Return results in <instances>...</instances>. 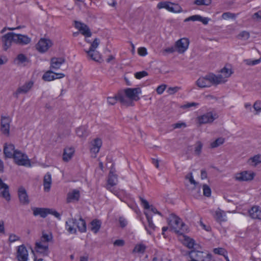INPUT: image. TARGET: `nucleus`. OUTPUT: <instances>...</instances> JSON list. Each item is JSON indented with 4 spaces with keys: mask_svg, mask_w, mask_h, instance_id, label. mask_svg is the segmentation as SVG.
<instances>
[{
    "mask_svg": "<svg viewBox=\"0 0 261 261\" xmlns=\"http://www.w3.org/2000/svg\"><path fill=\"white\" fill-rule=\"evenodd\" d=\"M138 53L140 56H145L147 54V49L145 47H139L138 49Z\"/></svg>",
    "mask_w": 261,
    "mask_h": 261,
    "instance_id": "obj_58",
    "label": "nucleus"
},
{
    "mask_svg": "<svg viewBox=\"0 0 261 261\" xmlns=\"http://www.w3.org/2000/svg\"><path fill=\"white\" fill-rule=\"evenodd\" d=\"M107 189L115 195L118 196L119 191L114 186H107Z\"/></svg>",
    "mask_w": 261,
    "mask_h": 261,
    "instance_id": "obj_63",
    "label": "nucleus"
},
{
    "mask_svg": "<svg viewBox=\"0 0 261 261\" xmlns=\"http://www.w3.org/2000/svg\"><path fill=\"white\" fill-rule=\"evenodd\" d=\"M18 195L20 202L23 205H27L29 203L30 200L27 194V191L23 187L19 188Z\"/></svg>",
    "mask_w": 261,
    "mask_h": 261,
    "instance_id": "obj_20",
    "label": "nucleus"
},
{
    "mask_svg": "<svg viewBox=\"0 0 261 261\" xmlns=\"http://www.w3.org/2000/svg\"><path fill=\"white\" fill-rule=\"evenodd\" d=\"M53 43L50 39L41 38L36 45V49L41 53H45L52 46Z\"/></svg>",
    "mask_w": 261,
    "mask_h": 261,
    "instance_id": "obj_4",
    "label": "nucleus"
},
{
    "mask_svg": "<svg viewBox=\"0 0 261 261\" xmlns=\"http://www.w3.org/2000/svg\"><path fill=\"white\" fill-rule=\"evenodd\" d=\"M0 196L5 198L7 201H9L11 199L9 186L4 183L1 178H0Z\"/></svg>",
    "mask_w": 261,
    "mask_h": 261,
    "instance_id": "obj_17",
    "label": "nucleus"
},
{
    "mask_svg": "<svg viewBox=\"0 0 261 261\" xmlns=\"http://www.w3.org/2000/svg\"><path fill=\"white\" fill-rule=\"evenodd\" d=\"M34 82L32 81L25 82L22 86L17 88L16 91L13 93V96L18 98L20 94H25L28 93L33 87Z\"/></svg>",
    "mask_w": 261,
    "mask_h": 261,
    "instance_id": "obj_10",
    "label": "nucleus"
},
{
    "mask_svg": "<svg viewBox=\"0 0 261 261\" xmlns=\"http://www.w3.org/2000/svg\"><path fill=\"white\" fill-rule=\"evenodd\" d=\"M102 145V141L99 138L95 139L92 142V147L90 150L95 154L97 153Z\"/></svg>",
    "mask_w": 261,
    "mask_h": 261,
    "instance_id": "obj_30",
    "label": "nucleus"
},
{
    "mask_svg": "<svg viewBox=\"0 0 261 261\" xmlns=\"http://www.w3.org/2000/svg\"><path fill=\"white\" fill-rule=\"evenodd\" d=\"M86 52L90 59L94 61H98L100 59V54L96 50L89 49Z\"/></svg>",
    "mask_w": 261,
    "mask_h": 261,
    "instance_id": "obj_36",
    "label": "nucleus"
},
{
    "mask_svg": "<svg viewBox=\"0 0 261 261\" xmlns=\"http://www.w3.org/2000/svg\"><path fill=\"white\" fill-rule=\"evenodd\" d=\"M76 135L80 138H85L88 136V132L85 126H81L76 130Z\"/></svg>",
    "mask_w": 261,
    "mask_h": 261,
    "instance_id": "obj_37",
    "label": "nucleus"
},
{
    "mask_svg": "<svg viewBox=\"0 0 261 261\" xmlns=\"http://www.w3.org/2000/svg\"><path fill=\"white\" fill-rule=\"evenodd\" d=\"M182 127H186V124L184 122H178L173 124L174 128H179Z\"/></svg>",
    "mask_w": 261,
    "mask_h": 261,
    "instance_id": "obj_64",
    "label": "nucleus"
},
{
    "mask_svg": "<svg viewBox=\"0 0 261 261\" xmlns=\"http://www.w3.org/2000/svg\"><path fill=\"white\" fill-rule=\"evenodd\" d=\"M51 238L50 236L48 234L43 233L41 238V241L47 244L50 240Z\"/></svg>",
    "mask_w": 261,
    "mask_h": 261,
    "instance_id": "obj_56",
    "label": "nucleus"
},
{
    "mask_svg": "<svg viewBox=\"0 0 261 261\" xmlns=\"http://www.w3.org/2000/svg\"><path fill=\"white\" fill-rule=\"evenodd\" d=\"M49 210L48 214H51L59 219H61V215L58 212L50 208H49Z\"/></svg>",
    "mask_w": 261,
    "mask_h": 261,
    "instance_id": "obj_62",
    "label": "nucleus"
},
{
    "mask_svg": "<svg viewBox=\"0 0 261 261\" xmlns=\"http://www.w3.org/2000/svg\"><path fill=\"white\" fill-rule=\"evenodd\" d=\"M125 95L133 100L138 101L140 97L139 94L141 93V90L140 88H127L124 90Z\"/></svg>",
    "mask_w": 261,
    "mask_h": 261,
    "instance_id": "obj_8",
    "label": "nucleus"
},
{
    "mask_svg": "<svg viewBox=\"0 0 261 261\" xmlns=\"http://www.w3.org/2000/svg\"><path fill=\"white\" fill-rule=\"evenodd\" d=\"M210 20V18L207 17H202L199 15H195L191 16L184 20V22H188L189 21H199L202 22L203 24L206 25L208 23V22Z\"/></svg>",
    "mask_w": 261,
    "mask_h": 261,
    "instance_id": "obj_27",
    "label": "nucleus"
},
{
    "mask_svg": "<svg viewBox=\"0 0 261 261\" xmlns=\"http://www.w3.org/2000/svg\"><path fill=\"white\" fill-rule=\"evenodd\" d=\"M168 224L175 233L179 234H182L187 229L182 220L174 214L170 215Z\"/></svg>",
    "mask_w": 261,
    "mask_h": 261,
    "instance_id": "obj_2",
    "label": "nucleus"
},
{
    "mask_svg": "<svg viewBox=\"0 0 261 261\" xmlns=\"http://www.w3.org/2000/svg\"><path fill=\"white\" fill-rule=\"evenodd\" d=\"M216 115H213L212 112L206 113L198 117V121L200 124L212 123L216 119Z\"/></svg>",
    "mask_w": 261,
    "mask_h": 261,
    "instance_id": "obj_16",
    "label": "nucleus"
},
{
    "mask_svg": "<svg viewBox=\"0 0 261 261\" xmlns=\"http://www.w3.org/2000/svg\"><path fill=\"white\" fill-rule=\"evenodd\" d=\"M225 139L220 137L217 139L215 141L211 143V147L212 148H216L224 143Z\"/></svg>",
    "mask_w": 261,
    "mask_h": 261,
    "instance_id": "obj_42",
    "label": "nucleus"
},
{
    "mask_svg": "<svg viewBox=\"0 0 261 261\" xmlns=\"http://www.w3.org/2000/svg\"><path fill=\"white\" fill-rule=\"evenodd\" d=\"M238 37L240 39H248L250 37V34L249 32L247 31H242L241 32L239 35Z\"/></svg>",
    "mask_w": 261,
    "mask_h": 261,
    "instance_id": "obj_53",
    "label": "nucleus"
},
{
    "mask_svg": "<svg viewBox=\"0 0 261 261\" xmlns=\"http://www.w3.org/2000/svg\"><path fill=\"white\" fill-rule=\"evenodd\" d=\"M212 3V0H194L193 4L200 6H208Z\"/></svg>",
    "mask_w": 261,
    "mask_h": 261,
    "instance_id": "obj_43",
    "label": "nucleus"
},
{
    "mask_svg": "<svg viewBox=\"0 0 261 261\" xmlns=\"http://www.w3.org/2000/svg\"><path fill=\"white\" fill-rule=\"evenodd\" d=\"M118 101L120 102L121 105L128 107L133 106L134 105V102L126 96H125L121 93H118Z\"/></svg>",
    "mask_w": 261,
    "mask_h": 261,
    "instance_id": "obj_26",
    "label": "nucleus"
},
{
    "mask_svg": "<svg viewBox=\"0 0 261 261\" xmlns=\"http://www.w3.org/2000/svg\"><path fill=\"white\" fill-rule=\"evenodd\" d=\"M74 149L73 147H67L64 149L63 154V160L65 162L69 161L73 156Z\"/></svg>",
    "mask_w": 261,
    "mask_h": 261,
    "instance_id": "obj_32",
    "label": "nucleus"
},
{
    "mask_svg": "<svg viewBox=\"0 0 261 261\" xmlns=\"http://www.w3.org/2000/svg\"><path fill=\"white\" fill-rule=\"evenodd\" d=\"M180 89V87H170L168 88L167 91L169 94H173L177 92Z\"/></svg>",
    "mask_w": 261,
    "mask_h": 261,
    "instance_id": "obj_60",
    "label": "nucleus"
},
{
    "mask_svg": "<svg viewBox=\"0 0 261 261\" xmlns=\"http://www.w3.org/2000/svg\"><path fill=\"white\" fill-rule=\"evenodd\" d=\"M189 255L190 258L194 257L198 261H210L211 260L210 254L199 251H191L189 253Z\"/></svg>",
    "mask_w": 261,
    "mask_h": 261,
    "instance_id": "obj_11",
    "label": "nucleus"
},
{
    "mask_svg": "<svg viewBox=\"0 0 261 261\" xmlns=\"http://www.w3.org/2000/svg\"><path fill=\"white\" fill-rule=\"evenodd\" d=\"M189 40L186 38L177 40L175 43V48L179 54L184 53L188 48Z\"/></svg>",
    "mask_w": 261,
    "mask_h": 261,
    "instance_id": "obj_14",
    "label": "nucleus"
},
{
    "mask_svg": "<svg viewBox=\"0 0 261 261\" xmlns=\"http://www.w3.org/2000/svg\"><path fill=\"white\" fill-rule=\"evenodd\" d=\"M118 93L113 97H108L107 98L108 102L109 105H114L117 101H118Z\"/></svg>",
    "mask_w": 261,
    "mask_h": 261,
    "instance_id": "obj_49",
    "label": "nucleus"
},
{
    "mask_svg": "<svg viewBox=\"0 0 261 261\" xmlns=\"http://www.w3.org/2000/svg\"><path fill=\"white\" fill-rule=\"evenodd\" d=\"M203 195L206 197H210L211 195V189L209 186L204 184L203 185Z\"/></svg>",
    "mask_w": 261,
    "mask_h": 261,
    "instance_id": "obj_50",
    "label": "nucleus"
},
{
    "mask_svg": "<svg viewBox=\"0 0 261 261\" xmlns=\"http://www.w3.org/2000/svg\"><path fill=\"white\" fill-rule=\"evenodd\" d=\"M146 249V246L144 244H137L135 247L133 252L140 253H143Z\"/></svg>",
    "mask_w": 261,
    "mask_h": 261,
    "instance_id": "obj_44",
    "label": "nucleus"
},
{
    "mask_svg": "<svg viewBox=\"0 0 261 261\" xmlns=\"http://www.w3.org/2000/svg\"><path fill=\"white\" fill-rule=\"evenodd\" d=\"M221 72L222 73L221 75L223 76L224 80H225L226 78L228 77L231 74V70L225 67L223 68L221 70Z\"/></svg>",
    "mask_w": 261,
    "mask_h": 261,
    "instance_id": "obj_47",
    "label": "nucleus"
},
{
    "mask_svg": "<svg viewBox=\"0 0 261 261\" xmlns=\"http://www.w3.org/2000/svg\"><path fill=\"white\" fill-rule=\"evenodd\" d=\"M150 213V212H144L148 223L147 225L145 226V227L147 232L151 234L155 230V226L152 222V215Z\"/></svg>",
    "mask_w": 261,
    "mask_h": 261,
    "instance_id": "obj_23",
    "label": "nucleus"
},
{
    "mask_svg": "<svg viewBox=\"0 0 261 261\" xmlns=\"http://www.w3.org/2000/svg\"><path fill=\"white\" fill-rule=\"evenodd\" d=\"M248 212L251 218L261 220V207L259 206H252Z\"/></svg>",
    "mask_w": 261,
    "mask_h": 261,
    "instance_id": "obj_24",
    "label": "nucleus"
},
{
    "mask_svg": "<svg viewBox=\"0 0 261 261\" xmlns=\"http://www.w3.org/2000/svg\"><path fill=\"white\" fill-rule=\"evenodd\" d=\"M51 184V176L49 172H47L43 178V186L45 191L48 192Z\"/></svg>",
    "mask_w": 261,
    "mask_h": 261,
    "instance_id": "obj_31",
    "label": "nucleus"
},
{
    "mask_svg": "<svg viewBox=\"0 0 261 261\" xmlns=\"http://www.w3.org/2000/svg\"><path fill=\"white\" fill-rule=\"evenodd\" d=\"M66 229L71 234H76L77 229L82 233L87 230L86 223L84 219L70 218L66 222Z\"/></svg>",
    "mask_w": 261,
    "mask_h": 261,
    "instance_id": "obj_1",
    "label": "nucleus"
},
{
    "mask_svg": "<svg viewBox=\"0 0 261 261\" xmlns=\"http://www.w3.org/2000/svg\"><path fill=\"white\" fill-rule=\"evenodd\" d=\"M28 251L24 245L17 247L16 258L18 261H28Z\"/></svg>",
    "mask_w": 261,
    "mask_h": 261,
    "instance_id": "obj_15",
    "label": "nucleus"
},
{
    "mask_svg": "<svg viewBox=\"0 0 261 261\" xmlns=\"http://www.w3.org/2000/svg\"><path fill=\"white\" fill-rule=\"evenodd\" d=\"M80 197V191L78 190L74 189L67 193L66 202L69 203L77 202L79 200Z\"/></svg>",
    "mask_w": 261,
    "mask_h": 261,
    "instance_id": "obj_19",
    "label": "nucleus"
},
{
    "mask_svg": "<svg viewBox=\"0 0 261 261\" xmlns=\"http://www.w3.org/2000/svg\"><path fill=\"white\" fill-rule=\"evenodd\" d=\"M15 33L8 32L2 37V41L3 43V48L7 50L11 47L12 43H14Z\"/></svg>",
    "mask_w": 261,
    "mask_h": 261,
    "instance_id": "obj_9",
    "label": "nucleus"
},
{
    "mask_svg": "<svg viewBox=\"0 0 261 261\" xmlns=\"http://www.w3.org/2000/svg\"><path fill=\"white\" fill-rule=\"evenodd\" d=\"M173 3L170 2H162L158 3L157 5V8L159 9H161L163 8H165L166 10H168L169 5H173Z\"/></svg>",
    "mask_w": 261,
    "mask_h": 261,
    "instance_id": "obj_45",
    "label": "nucleus"
},
{
    "mask_svg": "<svg viewBox=\"0 0 261 261\" xmlns=\"http://www.w3.org/2000/svg\"><path fill=\"white\" fill-rule=\"evenodd\" d=\"M222 18L224 19H227L229 18L235 19L236 15L229 12L223 13L222 15Z\"/></svg>",
    "mask_w": 261,
    "mask_h": 261,
    "instance_id": "obj_48",
    "label": "nucleus"
},
{
    "mask_svg": "<svg viewBox=\"0 0 261 261\" xmlns=\"http://www.w3.org/2000/svg\"><path fill=\"white\" fill-rule=\"evenodd\" d=\"M213 216L215 220L218 222L226 221V216L225 212L220 209L216 210Z\"/></svg>",
    "mask_w": 261,
    "mask_h": 261,
    "instance_id": "obj_29",
    "label": "nucleus"
},
{
    "mask_svg": "<svg viewBox=\"0 0 261 261\" xmlns=\"http://www.w3.org/2000/svg\"><path fill=\"white\" fill-rule=\"evenodd\" d=\"M74 27L77 29L79 32L85 38L90 37L92 36L90 29L87 24L76 20L74 21Z\"/></svg>",
    "mask_w": 261,
    "mask_h": 261,
    "instance_id": "obj_5",
    "label": "nucleus"
},
{
    "mask_svg": "<svg viewBox=\"0 0 261 261\" xmlns=\"http://www.w3.org/2000/svg\"><path fill=\"white\" fill-rule=\"evenodd\" d=\"M63 73H55L51 70L46 71L42 76V79L45 81H51L55 79H61L64 77Z\"/></svg>",
    "mask_w": 261,
    "mask_h": 261,
    "instance_id": "obj_18",
    "label": "nucleus"
},
{
    "mask_svg": "<svg viewBox=\"0 0 261 261\" xmlns=\"http://www.w3.org/2000/svg\"><path fill=\"white\" fill-rule=\"evenodd\" d=\"M99 43V39L97 38H95L94 41L92 42H91L89 49L96 50V49L98 46Z\"/></svg>",
    "mask_w": 261,
    "mask_h": 261,
    "instance_id": "obj_51",
    "label": "nucleus"
},
{
    "mask_svg": "<svg viewBox=\"0 0 261 261\" xmlns=\"http://www.w3.org/2000/svg\"><path fill=\"white\" fill-rule=\"evenodd\" d=\"M11 119L9 116H1V131L6 136L10 135V124Z\"/></svg>",
    "mask_w": 261,
    "mask_h": 261,
    "instance_id": "obj_6",
    "label": "nucleus"
},
{
    "mask_svg": "<svg viewBox=\"0 0 261 261\" xmlns=\"http://www.w3.org/2000/svg\"><path fill=\"white\" fill-rule=\"evenodd\" d=\"M91 230L94 233H97L100 228L101 222L99 220L95 219L91 222Z\"/></svg>",
    "mask_w": 261,
    "mask_h": 261,
    "instance_id": "obj_39",
    "label": "nucleus"
},
{
    "mask_svg": "<svg viewBox=\"0 0 261 261\" xmlns=\"http://www.w3.org/2000/svg\"><path fill=\"white\" fill-rule=\"evenodd\" d=\"M16 60L18 61V64H22L29 62L28 59L22 54H19L17 57Z\"/></svg>",
    "mask_w": 261,
    "mask_h": 261,
    "instance_id": "obj_46",
    "label": "nucleus"
},
{
    "mask_svg": "<svg viewBox=\"0 0 261 261\" xmlns=\"http://www.w3.org/2000/svg\"><path fill=\"white\" fill-rule=\"evenodd\" d=\"M253 108L256 111V114L261 112V102L259 101H256L253 105Z\"/></svg>",
    "mask_w": 261,
    "mask_h": 261,
    "instance_id": "obj_55",
    "label": "nucleus"
},
{
    "mask_svg": "<svg viewBox=\"0 0 261 261\" xmlns=\"http://www.w3.org/2000/svg\"><path fill=\"white\" fill-rule=\"evenodd\" d=\"M140 200L142 205L145 209V211L144 212H150V215L152 216V214H158L161 216L162 215L161 213L159 212L155 207H153L152 205H149V203L146 200L142 198H140Z\"/></svg>",
    "mask_w": 261,
    "mask_h": 261,
    "instance_id": "obj_21",
    "label": "nucleus"
},
{
    "mask_svg": "<svg viewBox=\"0 0 261 261\" xmlns=\"http://www.w3.org/2000/svg\"><path fill=\"white\" fill-rule=\"evenodd\" d=\"M48 246L47 244H45L41 241L36 242L35 244L36 251L40 253H44L45 252L47 251Z\"/></svg>",
    "mask_w": 261,
    "mask_h": 261,
    "instance_id": "obj_33",
    "label": "nucleus"
},
{
    "mask_svg": "<svg viewBox=\"0 0 261 261\" xmlns=\"http://www.w3.org/2000/svg\"><path fill=\"white\" fill-rule=\"evenodd\" d=\"M213 252L215 254L223 255L225 258H227V251L223 248H216L213 249Z\"/></svg>",
    "mask_w": 261,
    "mask_h": 261,
    "instance_id": "obj_41",
    "label": "nucleus"
},
{
    "mask_svg": "<svg viewBox=\"0 0 261 261\" xmlns=\"http://www.w3.org/2000/svg\"><path fill=\"white\" fill-rule=\"evenodd\" d=\"M12 158L14 159L15 163L19 166L31 167V161L28 155L20 150H16Z\"/></svg>",
    "mask_w": 261,
    "mask_h": 261,
    "instance_id": "obj_3",
    "label": "nucleus"
},
{
    "mask_svg": "<svg viewBox=\"0 0 261 261\" xmlns=\"http://www.w3.org/2000/svg\"><path fill=\"white\" fill-rule=\"evenodd\" d=\"M32 210L33 212V215L35 216H40L42 218H45L49 212V208H40V207H32Z\"/></svg>",
    "mask_w": 261,
    "mask_h": 261,
    "instance_id": "obj_28",
    "label": "nucleus"
},
{
    "mask_svg": "<svg viewBox=\"0 0 261 261\" xmlns=\"http://www.w3.org/2000/svg\"><path fill=\"white\" fill-rule=\"evenodd\" d=\"M171 5L172 6L169 5L168 11L175 13L183 12L182 8L178 4L173 3V4Z\"/></svg>",
    "mask_w": 261,
    "mask_h": 261,
    "instance_id": "obj_40",
    "label": "nucleus"
},
{
    "mask_svg": "<svg viewBox=\"0 0 261 261\" xmlns=\"http://www.w3.org/2000/svg\"><path fill=\"white\" fill-rule=\"evenodd\" d=\"M166 86L165 85H162L158 86L156 89V92L159 94H161L163 93L166 89Z\"/></svg>",
    "mask_w": 261,
    "mask_h": 261,
    "instance_id": "obj_61",
    "label": "nucleus"
},
{
    "mask_svg": "<svg viewBox=\"0 0 261 261\" xmlns=\"http://www.w3.org/2000/svg\"><path fill=\"white\" fill-rule=\"evenodd\" d=\"M255 174L253 172L244 171L240 173H238L236 174L235 178L237 180L242 181H249L253 179Z\"/></svg>",
    "mask_w": 261,
    "mask_h": 261,
    "instance_id": "obj_13",
    "label": "nucleus"
},
{
    "mask_svg": "<svg viewBox=\"0 0 261 261\" xmlns=\"http://www.w3.org/2000/svg\"><path fill=\"white\" fill-rule=\"evenodd\" d=\"M261 61L260 59H256L254 60H247L246 61V64L248 65L253 66L259 64Z\"/></svg>",
    "mask_w": 261,
    "mask_h": 261,
    "instance_id": "obj_57",
    "label": "nucleus"
},
{
    "mask_svg": "<svg viewBox=\"0 0 261 261\" xmlns=\"http://www.w3.org/2000/svg\"><path fill=\"white\" fill-rule=\"evenodd\" d=\"M147 75H148V73L145 71L138 72L135 74V76L137 79H141V78Z\"/></svg>",
    "mask_w": 261,
    "mask_h": 261,
    "instance_id": "obj_52",
    "label": "nucleus"
},
{
    "mask_svg": "<svg viewBox=\"0 0 261 261\" xmlns=\"http://www.w3.org/2000/svg\"><path fill=\"white\" fill-rule=\"evenodd\" d=\"M117 176L111 171L109 173L107 186H114L117 183Z\"/></svg>",
    "mask_w": 261,
    "mask_h": 261,
    "instance_id": "obj_35",
    "label": "nucleus"
},
{
    "mask_svg": "<svg viewBox=\"0 0 261 261\" xmlns=\"http://www.w3.org/2000/svg\"><path fill=\"white\" fill-rule=\"evenodd\" d=\"M196 84L200 88L209 87L205 76L199 77L196 81Z\"/></svg>",
    "mask_w": 261,
    "mask_h": 261,
    "instance_id": "obj_38",
    "label": "nucleus"
},
{
    "mask_svg": "<svg viewBox=\"0 0 261 261\" xmlns=\"http://www.w3.org/2000/svg\"><path fill=\"white\" fill-rule=\"evenodd\" d=\"M20 238L15 234H10L9 236V241L11 243H13L16 241L19 240Z\"/></svg>",
    "mask_w": 261,
    "mask_h": 261,
    "instance_id": "obj_59",
    "label": "nucleus"
},
{
    "mask_svg": "<svg viewBox=\"0 0 261 261\" xmlns=\"http://www.w3.org/2000/svg\"><path fill=\"white\" fill-rule=\"evenodd\" d=\"M65 62V60L63 58H53L50 60V68L58 69Z\"/></svg>",
    "mask_w": 261,
    "mask_h": 261,
    "instance_id": "obj_25",
    "label": "nucleus"
},
{
    "mask_svg": "<svg viewBox=\"0 0 261 261\" xmlns=\"http://www.w3.org/2000/svg\"><path fill=\"white\" fill-rule=\"evenodd\" d=\"M32 40L31 38L26 35L15 33L14 43L24 46L29 44Z\"/></svg>",
    "mask_w": 261,
    "mask_h": 261,
    "instance_id": "obj_12",
    "label": "nucleus"
},
{
    "mask_svg": "<svg viewBox=\"0 0 261 261\" xmlns=\"http://www.w3.org/2000/svg\"><path fill=\"white\" fill-rule=\"evenodd\" d=\"M15 146L11 143H6L4 146V154L6 158H12L13 155L14 153Z\"/></svg>",
    "mask_w": 261,
    "mask_h": 261,
    "instance_id": "obj_22",
    "label": "nucleus"
},
{
    "mask_svg": "<svg viewBox=\"0 0 261 261\" xmlns=\"http://www.w3.org/2000/svg\"><path fill=\"white\" fill-rule=\"evenodd\" d=\"M207 80L209 87L212 85H218L219 84L224 83L226 82V80H224L222 75H216L213 73H209L205 75Z\"/></svg>",
    "mask_w": 261,
    "mask_h": 261,
    "instance_id": "obj_7",
    "label": "nucleus"
},
{
    "mask_svg": "<svg viewBox=\"0 0 261 261\" xmlns=\"http://www.w3.org/2000/svg\"><path fill=\"white\" fill-rule=\"evenodd\" d=\"M202 148V143L200 141L197 142L195 148V152L197 154H199L201 151Z\"/></svg>",
    "mask_w": 261,
    "mask_h": 261,
    "instance_id": "obj_54",
    "label": "nucleus"
},
{
    "mask_svg": "<svg viewBox=\"0 0 261 261\" xmlns=\"http://www.w3.org/2000/svg\"><path fill=\"white\" fill-rule=\"evenodd\" d=\"M247 163L251 166L256 167L258 164L261 163V154H256L250 158Z\"/></svg>",
    "mask_w": 261,
    "mask_h": 261,
    "instance_id": "obj_34",
    "label": "nucleus"
}]
</instances>
